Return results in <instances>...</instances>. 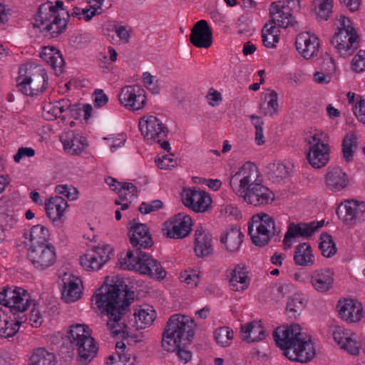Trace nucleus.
Wrapping results in <instances>:
<instances>
[{
    "label": "nucleus",
    "instance_id": "58",
    "mask_svg": "<svg viewBox=\"0 0 365 365\" xmlns=\"http://www.w3.org/2000/svg\"><path fill=\"white\" fill-rule=\"evenodd\" d=\"M23 71V65H20L19 68V76L16 78V89H14L12 92L9 93L7 96V100L10 102L14 101V93H23V78L21 76V73Z\"/></svg>",
    "mask_w": 365,
    "mask_h": 365
},
{
    "label": "nucleus",
    "instance_id": "34",
    "mask_svg": "<svg viewBox=\"0 0 365 365\" xmlns=\"http://www.w3.org/2000/svg\"><path fill=\"white\" fill-rule=\"evenodd\" d=\"M243 341L248 343L259 341L264 339L265 331L257 322H252L241 327Z\"/></svg>",
    "mask_w": 365,
    "mask_h": 365
},
{
    "label": "nucleus",
    "instance_id": "2",
    "mask_svg": "<svg viewBox=\"0 0 365 365\" xmlns=\"http://www.w3.org/2000/svg\"><path fill=\"white\" fill-rule=\"evenodd\" d=\"M233 192L248 204L262 206L271 203L274 195L262 185L257 167L250 162L245 163L230 179Z\"/></svg>",
    "mask_w": 365,
    "mask_h": 365
},
{
    "label": "nucleus",
    "instance_id": "32",
    "mask_svg": "<svg viewBox=\"0 0 365 365\" xmlns=\"http://www.w3.org/2000/svg\"><path fill=\"white\" fill-rule=\"evenodd\" d=\"M22 288L15 287L14 289L6 287V299H7V309L9 313L13 314L14 319L18 318V314L23 313V301L22 297Z\"/></svg>",
    "mask_w": 365,
    "mask_h": 365
},
{
    "label": "nucleus",
    "instance_id": "35",
    "mask_svg": "<svg viewBox=\"0 0 365 365\" xmlns=\"http://www.w3.org/2000/svg\"><path fill=\"white\" fill-rule=\"evenodd\" d=\"M294 261L297 265L302 267H309L314 264V256L309 243L303 242L297 246L294 253Z\"/></svg>",
    "mask_w": 365,
    "mask_h": 365
},
{
    "label": "nucleus",
    "instance_id": "5",
    "mask_svg": "<svg viewBox=\"0 0 365 365\" xmlns=\"http://www.w3.org/2000/svg\"><path fill=\"white\" fill-rule=\"evenodd\" d=\"M67 336L71 346L77 351V359L81 365H88L96 356L98 348L87 325H71Z\"/></svg>",
    "mask_w": 365,
    "mask_h": 365
},
{
    "label": "nucleus",
    "instance_id": "51",
    "mask_svg": "<svg viewBox=\"0 0 365 365\" xmlns=\"http://www.w3.org/2000/svg\"><path fill=\"white\" fill-rule=\"evenodd\" d=\"M44 348H38L34 350L32 354L29 358L28 365H41L43 360L50 354Z\"/></svg>",
    "mask_w": 365,
    "mask_h": 365
},
{
    "label": "nucleus",
    "instance_id": "46",
    "mask_svg": "<svg viewBox=\"0 0 365 365\" xmlns=\"http://www.w3.org/2000/svg\"><path fill=\"white\" fill-rule=\"evenodd\" d=\"M110 180L114 182H117L118 186H115L114 188H113V190L117 191L120 198L123 200H126L128 199V194H131L133 195L135 193L137 192L136 186L131 182H121L117 181L114 178H110Z\"/></svg>",
    "mask_w": 365,
    "mask_h": 365
},
{
    "label": "nucleus",
    "instance_id": "50",
    "mask_svg": "<svg viewBox=\"0 0 365 365\" xmlns=\"http://www.w3.org/2000/svg\"><path fill=\"white\" fill-rule=\"evenodd\" d=\"M324 221L312 222L310 223H299L301 227L302 237L304 238L310 237L314 232L322 227Z\"/></svg>",
    "mask_w": 365,
    "mask_h": 365
},
{
    "label": "nucleus",
    "instance_id": "17",
    "mask_svg": "<svg viewBox=\"0 0 365 365\" xmlns=\"http://www.w3.org/2000/svg\"><path fill=\"white\" fill-rule=\"evenodd\" d=\"M62 1L55 2L48 1L38 7L36 14L34 16V22L31 23L34 28H42L43 25L52 21L54 16L67 10L63 7Z\"/></svg>",
    "mask_w": 365,
    "mask_h": 365
},
{
    "label": "nucleus",
    "instance_id": "19",
    "mask_svg": "<svg viewBox=\"0 0 365 365\" xmlns=\"http://www.w3.org/2000/svg\"><path fill=\"white\" fill-rule=\"evenodd\" d=\"M337 308L340 317L347 322H357L363 317L362 305L356 300L351 299L339 300Z\"/></svg>",
    "mask_w": 365,
    "mask_h": 365
},
{
    "label": "nucleus",
    "instance_id": "55",
    "mask_svg": "<svg viewBox=\"0 0 365 365\" xmlns=\"http://www.w3.org/2000/svg\"><path fill=\"white\" fill-rule=\"evenodd\" d=\"M352 68L356 72L365 70V51L360 50L354 56L352 61Z\"/></svg>",
    "mask_w": 365,
    "mask_h": 365
},
{
    "label": "nucleus",
    "instance_id": "28",
    "mask_svg": "<svg viewBox=\"0 0 365 365\" xmlns=\"http://www.w3.org/2000/svg\"><path fill=\"white\" fill-rule=\"evenodd\" d=\"M310 282L317 291L325 292L334 283V272L329 269L315 270L311 275Z\"/></svg>",
    "mask_w": 365,
    "mask_h": 365
},
{
    "label": "nucleus",
    "instance_id": "53",
    "mask_svg": "<svg viewBox=\"0 0 365 365\" xmlns=\"http://www.w3.org/2000/svg\"><path fill=\"white\" fill-rule=\"evenodd\" d=\"M180 279L181 282L187 284L190 288L195 287L200 282L199 274L194 271H185L180 274Z\"/></svg>",
    "mask_w": 365,
    "mask_h": 365
},
{
    "label": "nucleus",
    "instance_id": "29",
    "mask_svg": "<svg viewBox=\"0 0 365 365\" xmlns=\"http://www.w3.org/2000/svg\"><path fill=\"white\" fill-rule=\"evenodd\" d=\"M115 352V355H110L108 357L107 365H137V357L128 353L123 341L116 343Z\"/></svg>",
    "mask_w": 365,
    "mask_h": 365
},
{
    "label": "nucleus",
    "instance_id": "63",
    "mask_svg": "<svg viewBox=\"0 0 365 365\" xmlns=\"http://www.w3.org/2000/svg\"><path fill=\"white\" fill-rule=\"evenodd\" d=\"M206 98L209 101V104L212 106H215L219 101L222 100L221 93L213 88L210 89Z\"/></svg>",
    "mask_w": 365,
    "mask_h": 365
},
{
    "label": "nucleus",
    "instance_id": "60",
    "mask_svg": "<svg viewBox=\"0 0 365 365\" xmlns=\"http://www.w3.org/2000/svg\"><path fill=\"white\" fill-rule=\"evenodd\" d=\"M114 31L123 43H128L130 41L131 30H128L124 26L116 25Z\"/></svg>",
    "mask_w": 365,
    "mask_h": 365
},
{
    "label": "nucleus",
    "instance_id": "26",
    "mask_svg": "<svg viewBox=\"0 0 365 365\" xmlns=\"http://www.w3.org/2000/svg\"><path fill=\"white\" fill-rule=\"evenodd\" d=\"M325 179L327 187L333 192L344 189L349 182L347 174L337 166L328 168Z\"/></svg>",
    "mask_w": 365,
    "mask_h": 365
},
{
    "label": "nucleus",
    "instance_id": "16",
    "mask_svg": "<svg viewBox=\"0 0 365 365\" xmlns=\"http://www.w3.org/2000/svg\"><path fill=\"white\" fill-rule=\"evenodd\" d=\"M183 204L196 212H205L210 207L212 199L206 192L200 189H187L182 193Z\"/></svg>",
    "mask_w": 365,
    "mask_h": 365
},
{
    "label": "nucleus",
    "instance_id": "13",
    "mask_svg": "<svg viewBox=\"0 0 365 365\" xmlns=\"http://www.w3.org/2000/svg\"><path fill=\"white\" fill-rule=\"evenodd\" d=\"M191 217L185 213L180 212L165 222L163 234L170 238H183L191 231Z\"/></svg>",
    "mask_w": 365,
    "mask_h": 365
},
{
    "label": "nucleus",
    "instance_id": "12",
    "mask_svg": "<svg viewBox=\"0 0 365 365\" xmlns=\"http://www.w3.org/2000/svg\"><path fill=\"white\" fill-rule=\"evenodd\" d=\"M118 100L125 108L138 110L143 108L145 104V91L137 85L125 86L121 88Z\"/></svg>",
    "mask_w": 365,
    "mask_h": 365
},
{
    "label": "nucleus",
    "instance_id": "42",
    "mask_svg": "<svg viewBox=\"0 0 365 365\" xmlns=\"http://www.w3.org/2000/svg\"><path fill=\"white\" fill-rule=\"evenodd\" d=\"M63 286L61 290L62 299L66 303L76 302L81 297V291L78 283L70 277L67 279L63 278Z\"/></svg>",
    "mask_w": 365,
    "mask_h": 365
},
{
    "label": "nucleus",
    "instance_id": "21",
    "mask_svg": "<svg viewBox=\"0 0 365 365\" xmlns=\"http://www.w3.org/2000/svg\"><path fill=\"white\" fill-rule=\"evenodd\" d=\"M297 51L306 59H310L315 56L319 47V39L314 35L309 33L299 34L295 41Z\"/></svg>",
    "mask_w": 365,
    "mask_h": 365
},
{
    "label": "nucleus",
    "instance_id": "38",
    "mask_svg": "<svg viewBox=\"0 0 365 365\" xmlns=\"http://www.w3.org/2000/svg\"><path fill=\"white\" fill-rule=\"evenodd\" d=\"M284 6H279L277 2H273L269 9V13L272 16L278 14L274 19L277 21L280 27L287 28L288 26H295L297 21L294 20V17L290 13H285L283 9Z\"/></svg>",
    "mask_w": 365,
    "mask_h": 365
},
{
    "label": "nucleus",
    "instance_id": "47",
    "mask_svg": "<svg viewBox=\"0 0 365 365\" xmlns=\"http://www.w3.org/2000/svg\"><path fill=\"white\" fill-rule=\"evenodd\" d=\"M214 337L218 344L226 347L230 344L233 339V331L227 327H220L214 333Z\"/></svg>",
    "mask_w": 365,
    "mask_h": 365
},
{
    "label": "nucleus",
    "instance_id": "36",
    "mask_svg": "<svg viewBox=\"0 0 365 365\" xmlns=\"http://www.w3.org/2000/svg\"><path fill=\"white\" fill-rule=\"evenodd\" d=\"M244 235L239 227H232L227 233L220 237V242L224 244L227 251H237L242 242Z\"/></svg>",
    "mask_w": 365,
    "mask_h": 365
},
{
    "label": "nucleus",
    "instance_id": "33",
    "mask_svg": "<svg viewBox=\"0 0 365 365\" xmlns=\"http://www.w3.org/2000/svg\"><path fill=\"white\" fill-rule=\"evenodd\" d=\"M39 56L56 71L61 73L64 60L60 51L54 46H44Z\"/></svg>",
    "mask_w": 365,
    "mask_h": 365
},
{
    "label": "nucleus",
    "instance_id": "30",
    "mask_svg": "<svg viewBox=\"0 0 365 365\" xmlns=\"http://www.w3.org/2000/svg\"><path fill=\"white\" fill-rule=\"evenodd\" d=\"M250 284V279L245 264H238L230 273V286L234 292L245 290Z\"/></svg>",
    "mask_w": 365,
    "mask_h": 365
},
{
    "label": "nucleus",
    "instance_id": "1",
    "mask_svg": "<svg viewBox=\"0 0 365 365\" xmlns=\"http://www.w3.org/2000/svg\"><path fill=\"white\" fill-rule=\"evenodd\" d=\"M134 297V292L123 283L103 285L93 296L101 312L108 317L106 324L113 336L120 335L123 339L129 337L125 315Z\"/></svg>",
    "mask_w": 365,
    "mask_h": 365
},
{
    "label": "nucleus",
    "instance_id": "41",
    "mask_svg": "<svg viewBox=\"0 0 365 365\" xmlns=\"http://www.w3.org/2000/svg\"><path fill=\"white\" fill-rule=\"evenodd\" d=\"M48 230L41 225L33 226L30 230L29 237L24 233V238L29 239L30 242L29 245H26L28 247L29 245L49 243L48 242Z\"/></svg>",
    "mask_w": 365,
    "mask_h": 365
},
{
    "label": "nucleus",
    "instance_id": "27",
    "mask_svg": "<svg viewBox=\"0 0 365 365\" xmlns=\"http://www.w3.org/2000/svg\"><path fill=\"white\" fill-rule=\"evenodd\" d=\"M194 251L198 257L210 256L213 252L211 235L202 227H198L195 233Z\"/></svg>",
    "mask_w": 365,
    "mask_h": 365
},
{
    "label": "nucleus",
    "instance_id": "52",
    "mask_svg": "<svg viewBox=\"0 0 365 365\" xmlns=\"http://www.w3.org/2000/svg\"><path fill=\"white\" fill-rule=\"evenodd\" d=\"M252 120H255L256 121L253 123L255 128V141L256 143L259 145H263L264 143V135H263V128L262 125L264 124L263 121L261 120L260 117L252 115L250 117Z\"/></svg>",
    "mask_w": 365,
    "mask_h": 365
},
{
    "label": "nucleus",
    "instance_id": "8",
    "mask_svg": "<svg viewBox=\"0 0 365 365\" xmlns=\"http://www.w3.org/2000/svg\"><path fill=\"white\" fill-rule=\"evenodd\" d=\"M48 86V76L41 66L24 64V94L31 97L42 93Z\"/></svg>",
    "mask_w": 365,
    "mask_h": 365
},
{
    "label": "nucleus",
    "instance_id": "59",
    "mask_svg": "<svg viewBox=\"0 0 365 365\" xmlns=\"http://www.w3.org/2000/svg\"><path fill=\"white\" fill-rule=\"evenodd\" d=\"M319 11L317 14V18L320 20L327 21L329 17L330 14L332 12V2L322 4L318 5Z\"/></svg>",
    "mask_w": 365,
    "mask_h": 365
},
{
    "label": "nucleus",
    "instance_id": "40",
    "mask_svg": "<svg viewBox=\"0 0 365 365\" xmlns=\"http://www.w3.org/2000/svg\"><path fill=\"white\" fill-rule=\"evenodd\" d=\"M24 312L30 307H32L30 310L29 317H26V320L29 321V323L32 327H39L42 324V317L41 312L37 308V304L35 301L31 299L30 295L26 290L24 289Z\"/></svg>",
    "mask_w": 365,
    "mask_h": 365
},
{
    "label": "nucleus",
    "instance_id": "57",
    "mask_svg": "<svg viewBox=\"0 0 365 365\" xmlns=\"http://www.w3.org/2000/svg\"><path fill=\"white\" fill-rule=\"evenodd\" d=\"M353 112L359 121L365 124V99L360 97V100L353 108Z\"/></svg>",
    "mask_w": 365,
    "mask_h": 365
},
{
    "label": "nucleus",
    "instance_id": "39",
    "mask_svg": "<svg viewBox=\"0 0 365 365\" xmlns=\"http://www.w3.org/2000/svg\"><path fill=\"white\" fill-rule=\"evenodd\" d=\"M306 306L304 297L301 294H294L287 302L286 312L289 319H296Z\"/></svg>",
    "mask_w": 365,
    "mask_h": 365
},
{
    "label": "nucleus",
    "instance_id": "18",
    "mask_svg": "<svg viewBox=\"0 0 365 365\" xmlns=\"http://www.w3.org/2000/svg\"><path fill=\"white\" fill-rule=\"evenodd\" d=\"M190 41L197 47L207 48L212 43V32L205 20H200L193 26L190 35Z\"/></svg>",
    "mask_w": 365,
    "mask_h": 365
},
{
    "label": "nucleus",
    "instance_id": "61",
    "mask_svg": "<svg viewBox=\"0 0 365 365\" xmlns=\"http://www.w3.org/2000/svg\"><path fill=\"white\" fill-rule=\"evenodd\" d=\"M263 44L267 48H274L279 40V34H272L262 31Z\"/></svg>",
    "mask_w": 365,
    "mask_h": 365
},
{
    "label": "nucleus",
    "instance_id": "11",
    "mask_svg": "<svg viewBox=\"0 0 365 365\" xmlns=\"http://www.w3.org/2000/svg\"><path fill=\"white\" fill-rule=\"evenodd\" d=\"M129 225L128 235L133 250L128 252H133L136 255L137 250L148 249L153 246V238L146 224L138 222L133 219L130 221Z\"/></svg>",
    "mask_w": 365,
    "mask_h": 365
},
{
    "label": "nucleus",
    "instance_id": "20",
    "mask_svg": "<svg viewBox=\"0 0 365 365\" xmlns=\"http://www.w3.org/2000/svg\"><path fill=\"white\" fill-rule=\"evenodd\" d=\"M68 206L67 201L58 195L51 197L45 202L46 215L56 226L62 225V218Z\"/></svg>",
    "mask_w": 365,
    "mask_h": 365
},
{
    "label": "nucleus",
    "instance_id": "25",
    "mask_svg": "<svg viewBox=\"0 0 365 365\" xmlns=\"http://www.w3.org/2000/svg\"><path fill=\"white\" fill-rule=\"evenodd\" d=\"M69 18V11L66 10L61 14H57V16H54L52 21L38 29L41 32L45 33V36H49L51 38L58 37L66 30Z\"/></svg>",
    "mask_w": 365,
    "mask_h": 365
},
{
    "label": "nucleus",
    "instance_id": "6",
    "mask_svg": "<svg viewBox=\"0 0 365 365\" xmlns=\"http://www.w3.org/2000/svg\"><path fill=\"white\" fill-rule=\"evenodd\" d=\"M120 264L124 269L135 270L155 279H163L166 276L161 263L142 250H137L136 255L133 252H127Z\"/></svg>",
    "mask_w": 365,
    "mask_h": 365
},
{
    "label": "nucleus",
    "instance_id": "48",
    "mask_svg": "<svg viewBox=\"0 0 365 365\" xmlns=\"http://www.w3.org/2000/svg\"><path fill=\"white\" fill-rule=\"evenodd\" d=\"M80 262L82 267L87 271H97L106 263L96 258L93 255L86 254L81 257Z\"/></svg>",
    "mask_w": 365,
    "mask_h": 365
},
{
    "label": "nucleus",
    "instance_id": "9",
    "mask_svg": "<svg viewBox=\"0 0 365 365\" xmlns=\"http://www.w3.org/2000/svg\"><path fill=\"white\" fill-rule=\"evenodd\" d=\"M27 250L28 260L38 270H44L56 262V249L51 243L29 245Z\"/></svg>",
    "mask_w": 365,
    "mask_h": 365
},
{
    "label": "nucleus",
    "instance_id": "4",
    "mask_svg": "<svg viewBox=\"0 0 365 365\" xmlns=\"http://www.w3.org/2000/svg\"><path fill=\"white\" fill-rule=\"evenodd\" d=\"M273 337L277 346L283 350V355L291 361L307 363L315 356L313 344L309 339H305L297 324L277 327Z\"/></svg>",
    "mask_w": 365,
    "mask_h": 365
},
{
    "label": "nucleus",
    "instance_id": "37",
    "mask_svg": "<svg viewBox=\"0 0 365 365\" xmlns=\"http://www.w3.org/2000/svg\"><path fill=\"white\" fill-rule=\"evenodd\" d=\"M346 222L363 221L365 220V203L358 200L347 201L345 204Z\"/></svg>",
    "mask_w": 365,
    "mask_h": 365
},
{
    "label": "nucleus",
    "instance_id": "7",
    "mask_svg": "<svg viewBox=\"0 0 365 365\" xmlns=\"http://www.w3.org/2000/svg\"><path fill=\"white\" fill-rule=\"evenodd\" d=\"M248 233L254 245L262 247L268 244L272 236L278 235L280 230L275 226L272 217L262 213L252 217V222L248 224Z\"/></svg>",
    "mask_w": 365,
    "mask_h": 365
},
{
    "label": "nucleus",
    "instance_id": "31",
    "mask_svg": "<svg viewBox=\"0 0 365 365\" xmlns=\"http://www.w3.org/2000/svg\"><path fill=\"white\" fill-rule=\"evenodd\" d=\"M333 338L341 349L350 354L356 356L359 354V343L349 336L341 327L336 328L333 331Z\"/></svg>",
    "mask_w": 365,
    "mask_h": 365
},
{
    "label": "nucleus",
    "instance_id": "44",
    "mask_svg": "<svg viewBox=\"0 0 365 365\" xmlns=\"http://www.w3.org/2000/svg\"><path fill=\"white\" fill-rule=\"evenodd\" d=\"M319 248L322 255L326 257H331L336 252V247L332 237L327 232L320 235Z\"/></svg>",
    "mask_w": 365,
    "mask_h": 365
},
{
    "label": "nucleus",
    "instance_id": "64",
    "mask_svg": "<svg viewBox=\"0 0 365 365\" xmlns=\"http://www.w3.org/2000/svg\"><path fill=\"white\" fill-rule=\"evenodd\" d=\"M322 68L328 74H331L335 71L336 66L332 58L329 55H326L321 64Z\"/></svg>",
    "mask_w": 365,
    "mask_h": 365
},
{
    "label": "nucleus",
    "instance_id": "43",
    "mask_svg": "<svg viewBox=\"0 0 365 365\" xmlns=\"http://www.w3.org/2000/svg\"><path fill=\"white\" fill-rule=\"evenodd\" d=\"M137 329H143L150 326L154 322L156 314L153 309H141L134 314Z\"/></svg>",
    "mask_w": 365,
    "mask_h": 365
},
{
    "label": "nucleus",
    "instance_id": "22",
    "mask_svg": "<svg viewBox=\"0 0 365 365\" xmlns=\"http://www.w3.org/2000/svg\"><path fill=\"white\" fill-rule=\"evenodd\" d=\"M60 140L63 145L65 151L71 155H80L88 145L86 138L73 130L68 131L61 135Z\"/></svg>",
    "mask_w": 365,
    "mask_h": 365
},
{
    "label": "nucleus",
    "instance_id": "14",
    "mask_svg": "<svg viewBox=\"0 0 365 365\" xmlns=\"http://www.w3.org/2000/svg\"><path fill=\"white\" fill-rule=\"evenodd\" d=\"M139 128L145 138L158 143L167 137L168 132L160 119L153 115L141 118L139 120Z\"/></svg>",
    "mask_w": 365,
    "mask_h": 365
},
{
    "label": "nucleus",
    "instance_id": "62",
    "mask_svg": "<svg viewBox=\"0 0 365 365\" xmlns=\"http://www.w3.org/2000/svg\"><path fill=\"white\" fill-rule=\"evenodd\" d=\"M94 106L100 108L106 105L108 101V96L104 93L101 89H96L93 94Z\"/></svg>",
    "mask_w": 365,
    "mask_h": 365
},
{
    "label": "nucleus",
    "instance_id": "3",
    "mask_svg": "<svg viewBox=\"0 0 365 365\" xmlns=\"http://www.w3.org/2000/svg\"><path fill=\"white\" fill-rule=\"evenodd\" d=\"M194 320L185 315L173 314L166 323L163 333L162 347L167 351H177L178 358L187 363L192 353L185 349L194 337Z\"/></svg>",
    "mask_w": 365,
    "mask_h": 365
},
{
    "label": "nucleus",
    "instance_id": "45",
    "mask_svg": "<svg viewBox=\"0 0 365 365\" xmlns=\"http://www.w3.org/2000/svg\"><path fill=\"white\" fill-rule=\"evenodd\" d=\"M356 137L354 133L346 135L342 141L343 158L346 162L349 163L353 160V154L356 149Z\"/></svg>",
    "mask_w": 365,
    "mask_h": 365
},
{
    "label": "nucleus",
    "instance_id": "56",
    "mask_svg": "<svg viewBox=\"0 0 365 365\" xmlns=\"http://www.w3.org/2000/svg\"><path fill=\"white\" fill-rule=\"evenodd\" d=\"M173 155L172 153L163 155L161 157L158 156V159L155 160L158 167L160 169L174 168L175 164L173 163Z\"/></svg>",
    "mask_w": 365,
    "mask_h": 365
},
{
    "label": "nucleus",
    "instance_id": "15",
    "mask_svg": "<svg viewBox=\"0 0 365 365\" xmlns=\"http://www.w3.org/2000/svg\"><path fill=\"white\" fill-rule=\"evenodd\" d=\"M358 38L356 31H337L330 39V43L341 56L345 57L352 55L358 48Z\"/></svg>",
    "mask_w": 365,
    "mask_h": 365
},
{
    "label": "nucleus",
    "instance_id": "10",
    "mask_svg": "<svg viewBox=\"0 0 365 365\" xmlns=\"http://www.w3.org/2000/svg\"><path fill=\"white\" fill-rule=\"evenodd\" d=\"M322 133H314L307 139L309 145L307 158L309 163L314 168L325 166L329 158V145L322 140Z\"/></svg>",
    "mask_w": 365,
    "mask_h": 365
},
{
    "label": "nucleus",
    "instance_id": "49",
    "mask_svg": "<svg viewBox=\"0 0 365 365\" xmlns=\"http://www.w3.org/2000/svg\"><path fill=\"white\" fill-rule=\"evenodd\" d=\"M297 237H302L300 225L299 223L291 222L288 225L287 231L283 240V245L285 250L291 248L292 239Z\"/></svg>",
    "mask_w": 365,
    "mask_h": 365
},
{
    "label": "nucleus",
    "instance_id": "54",
    "mask_svg": "<svg viewBox=\"0 0 365 365\" xmlns=\"http://www.w3.org/2000/svg\"><path fill=\"white\" fill-rule=\"evenodd\" d=\"M163 202L160 200H155L150 202H143L139 206V211L142 214H149L151 212L157 211L162 208Z\"/></svg>",
    "mask_w": 365,
    "mask_h": 365
},
{
    "label": "nucleus",
    "instance_id": "23",
    "mask_svg": "<svg viewBox=\"0 0 365 365\" xmlns=\"http://www.w3.org/2000/svg\"><path fill=\"white\" fill-rule=\"evenodd\" d=\"M13 314L8 309L0 307V336L9 338L14 336L22 324V317L18 314V318L14 319Z\"/></svg>",
    "mask_w": 365,
    "mask_h": 365
},
{
    "label": "nucleus",
    "instance_id": "24",
    "mask_svg": "<svg viewBox=\"0 0 365 365\" xmlns=\"http://www.w3.org/2000/svg\"><path fill=\"white\" fill-rule=\"evenodd\" d=\"M69 107L70 100L68 98H63L53 103L48 102L43 106V116L46 120H53L58 118L65 120Z\"/></svg>",
    "mask_w": 365,
    "mask_h": 365
}]
</instances>
